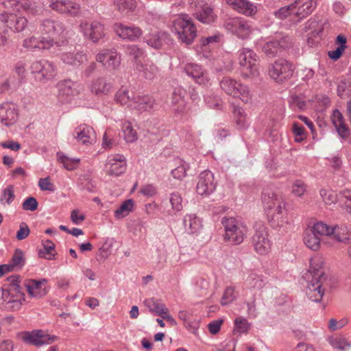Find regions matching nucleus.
Instances as JSON below:
<instances>
[{
  "mask_svg": "<svg viewBox=\"0 0 351 351\" xmlns=\"http://www.w3.org/2000/svg\"><path fill=\"white\" fill-rule=\"evenodd\" d=\"M113 28L115 33L123 39L135 40L142 34L141 29L133 25L129 26L122 23H116L114 25Z\"/></svg>",
  "mask_w": 351,
  "mask_h": 351,
  "instance_id": "nucleus-25",
  "label": "nucleus"
},
{
  "mask_svg": "<svg viewBox=\"0 0 351 351\" xmlns=\"http://www.w3.org/2000/svg\"><path fill=\"white\" fill-rule=\"evenodd\" d=\"M319 193L322 198L326 204H334L337 200V194L332 190L322 189Z\"/></svg>",
  "mask_w": 351,
  "mask_h": 351,
  "instance_id": "nucleus-55",
  "label": "nucleus"
},
{
  "mask_svg": "<svg viewBox=\"0 0 351 351\" xmlns=\"http://www.w3.org/2000/svg\"><path fill=\"white\" fill-rule=\"evenodd\" d=\"M246 283L252 288L261 289L265 285L263 278L256 274H251L246 279Z\"/></svg>",
  "mask_w": 351,
  "mask_h": 351,
  "instance_id": "nucleus-53",
  "label": "nucleus"
},
{
  "mask_svg": "<svg viewBox=\"0 0 351 351\" xmlns=\"http://www.w3.org/2000/svg\"><path fill=\"white\" fill-rule=\"evenodd\" d=\"M292 46V40L288 36L270 40L264 43L261 47L263 52L269 58L279 56L281 53Z\"/></svg>",
  "mask_w": 351,
  "mask_h": 351,
  "instance_id": "nucleus-10",
  "label": "nucleus"
},
{
  "mask_svg": "<svg viewBox=\"0 0 351 351\" xmlns=\"http://www.w3.org/2000/svg\"><path fill=\"white\" fill-rule=\"evenodd\" d=\"M184 70L186 74L193 79L196 83L200 85H206L208 83V73L202 66L189 63L185 65Z\"/></svg>",
  "mask_w": 351,
  "mask_h": 351,
  "instance_id": "nucleus-23",
  "label": "nucleus"
},
{
  "mask_svg": "<svg viewBox=\"0 0 351 351\" xmlns=\"http://www.w3.org/2000/svg\"><path fill=\"white\" fill-rule=\"evenodd\" d=\"M14 186L12 185H8L3 189L0 201L3 202L5 199L8 204H10L14 199Z\"/></svg>",
  "mask_w": 351,
  "mask_h": 351,
  "instance_id": "nucleus-61",
  "label": "nucleus"
},
{
  "mask_svg": "<svg viewBox=\"0 0 351 351\" xmlns=\"http://www.w3.org/2000/svg\"><path fill=\"white\" fill-rule=\"evenodd\" d=\"M106 166L108 167V174L119 176L126 170L125 158L121 154L109 156Z\"/></svg>",
  "mask_w": 351,
  "mask_h": 351,
  "instance_id": "nucleus-24",
  "label": "nucleus"
},
{
  "mask_svg": "<svg viewBox=\"0 0 351 351\" xmlns=\"http://www.w3.org/2000/svg\"><path fill=\"white\" fill-rule=\"evenodd\" d=\"M331 121L339 137L343 139L348 138L350 134V130L346 124L344 118L339 110H333Z\"/></svg>",
  "mask_w": 351,
  "mask_h": 351,
  "instance_id": "nucleus-27",
  "label": "nucleus"
},
{
  "mask_svg": "<svg viewBox=\"0 0 351 351\" xmlns=\"http://www.w3.org/2000/svg\"><path fill=\"white\" fill-rule=\"evenodd\" d=\"M40 30L43 35L47 36V39L53 40L54 46H60L58 42L56 41L55 39L64 31V27L62 22L52 19H45L40 23Z\"/></svg>",
  "mask_w": 351,
  "mask_h": 351,
  "instance_id": "nucleus-14",
  "label": "nucleus"
},
{
  "mask_svg": "<svg viewBox=\"0 0 351 351\" xmlns=\"http://www.w3.org/2000/svg\"><path fill=\"white\" fill-rule=\"evenodd\" d=\"M213 173L209 170L202 171L199 177L196 191L200 195H208L216 189Z\"/></svg>",
  "mask_w": 351,
  "mask_h": 351,
  "instance_id": "nucleus-18",
  "label": "nucleus"
},
{
  "mask_svg": "<svg viewBox=\"0 0 351 351\" xmlns=\"http://www.w3.org/2000/svg\"><path fill=\"white\" fill-rule=\"evenodd\" d=\"M80 28L84 37L95 43L105 36L104 25L97 21H81Z\"/></svg>",
  "mask_w": 351,
  "mask_h": 351,
  "instance_id": "nucleus-15",
  "label": "nucleus"
},
{
  "mask_svg": "<svg viewBox=\"0 0 351 351\" xmlns=\"http://www.w3.org/2000/svg\"><path fill=\"white\" fill-rule=\"evenodd\" d=\"M339 195L341 201L343 202L345 210L351 215V190H343Z\"/></svg>",
  "mask_w": 351,
  "mask_h": 351,
  "instance_id": "nucleus-56",
  "label": "nucleus"
},
{
  "mask_svg": "<svg viewBox=\"0 0 351 351\" xmlns=\"http://www.w3.org/2000/svg\"><path fill=\"white\" fill-rule=\"evenodd\" d=\"M38 203L36 199L34 197H27L22 204V208L24 210L34 211L38 208Z\"/></svg>",
  "mask_w": 351,
  "mask_h": 351,
  "instance_id": "nucleus-63",
  "label": "nucleus"
},
{
  "mask_svg": "<svg viewBox=\"0 0 351 351\" xmlns=\"http://www.w3.org/2000/svg\"><path fill=\"white\" fill-rule=\"evenodd\" d=\"M47 282V280L43 278L40 280H27L25 282L28 294L34 298H42L47 294V291L42 288V285Z\"/></svg>",
  "mask_w": 351,
  "mask_h": 351,
  "instance_id": "nucleus-30",
  "label": "nucleus"
},
{
  "mask_svg": "<svg viewBox=\"0 0 351 351\" xmlns=\"http://www.w3.org/2000/svg\"><path fill=\"white\" fill-rule=\"evenodd\" d=\"M43 249L40 250L38 255L40 258H45L48 260L54 259V254L52 252L55 249V245L51 240H46L43 243Z\"/></svg>",
  "mask_w": 351,
  "mask_h": 351,
  "instance_id": "nucleus-43",
  "label": "nucleus"
},
{
  "mask_svg": "<svg viewBox=\"0 0 351 351\" xmlns=\"http://www.w3.org/2000/svg\"><path fill=\"white\" fill-rule=\"evenodd\" d=\"M236 123L239 129L244 130L247 128L248 123L244 110L239 106H234L233 110Z\"/></svg>",
  "mask_w": 351,
  "mask_h": 351,
  "instance_id": "nucleus-42",
  "label": "nucleus"
},
{
  "mask_svg": "<svg viewBox=\"0 0 351 351\" xmlns=\"http://www.w3.org/2000/svg\"><path fill=\"white\" fill-rule=\"evenodd\" d=\"M328 277H321V278H311L308 281L306 288V295L307 298L314 302H320L325 291Z\"/></svg>",
  "mask_w": 351,
  "mask_h": 351,
  "instance_id": "nucleus-16",
  "label": "nucleus"
},
{
  "mask_svg": "<svg viewBox=\"0 0 351 351\" xmlns=\"http://www.w3.org/2000/svg\"><path fill=\"white\" fill-rule=\"evenodd\" d=\"M21 339L27 344L40 347L52 343L57 339V337L49 335L43 330H33L23 332L21 335Z\"/></svg>",
  "mask_w": 351,
  "mask_h": 351,
  "instance_id": "nucleus-9",
  "label": "nucleus"
},
{
  "mask_svg": "<svg viewBox=\"0 0 351 351\" xmlns=\"http://www.w3.org/2000/svg\"><path fill=\"white\" fill-rule=\"evenodd\" d=\"M127 54L135 60V66L137 62H142L144 58V51L135 45H129L125 47Z\"/></svg>",
  "mask_w": 351,
  "mask_h": 351,
  "instance_id": "nucleus-47",
  "label": "nucleus"
},
{
  "mask_svg": "<svg viewBox=\"0 0 351 351\" xmlns=\"http://www.w3.org/2000/svg\"><path fill=\"white\" fill-rule=\"evenodd\" d=\"M184 223L191 233L197 232L202 227V221L195 215H188L184 217Z\"/></svg>",
  "mask_w": 351,
  "mask_h": 351,
  "instance_id": "nucleus-39",
  "label": "nucleus"
},
{
  "mask_svg": "<svg viewBox=\"0 0 351 351\" xmlns=\"http://www.w3.org/2000/svg\"><path fill=\"white\" fill-rule=\"evenodd\" d=\"M295 69V66L291 62L279 58L269 65V75L276 82L281 83L291 77Z\"/></svg>",
  "mask_w": 351,
  "mask_h": 351,
  "instance_id": "nucleus-6",
  "label": "nucleus"
},
{
  "mask_svg": "<svg viewBox=\"0 0 351 351\" xmlns=\"http://www.w3.org/2000/svg\"><path fill=\"white\" fill-rule=\"evenodd\" d=\"M316 7V2L313 0H307L301 6H300L295 13L296 15L300 16V18H304L311 14Z\"/></svg>",
  "mask_w": 351,
  "mask_h": 351,
  "instance_id": "nucleus-45",
  "label": "nucleus"
},
{
  "mask_svg": "<svg viewBox=\"0 0 351 351\" xmlns=\"http://www.w3.org/2000/svg\"><path fill=\"white\" fill-rule=\"evenodd\" d=\"M49 7L60 14L71 17L81 15V6L77 2L71 0H47Z\"/></svg>",
  "mask_w": 351,
  "mask_h": 351,
  "instance_id": "nucleus-12",
  "label": "nucleus"
},
{
  "mask_svg": "<svg viewBox=\"0 0 351 351\" xmlns=\"http://www.w3.org/2000/svg\"><path fill=\"white\" fill-rule=\"evenodd\" d=\"M73 136L83 144L91 143L94 140L95 132L93 128L80 125L74 131Z\"/></svg>",
  "mask_w": 351,
  "mask_h": 351,
  "instance_id": "nucleus-34",
  "label": "nucleus"
},
{
  "mask_svg": "<svg viewBox=\"0 0 351 351\" xmlns=\"http://www.w3.org/2000/svg\"><path fill=\"white\" fill-rule=\"evenodd\" d=\"M307 186L302 180H295L292 185V193L298 197L302 196L306 191Z\"/></svg>",
  "mask_w": 351,
  "mask_h": 351,
  "instance_id": "nucleus-62",
  "label": "nucleus"
},
{
  "mask_svg": "<svg viewBox=\"0 0 351 351\" xmlns=\"http://www.w3.org/2000/svg\"><path fill=\"white\" fill-rule=\"evenodd\" d=\"M35 78L40 82L52 79L56 75V68L53 62L46 60H36L30 66Z\"/></svg>",
  "mask_w": 351,
  "mask_h": 351,
  "instance_id": "nucleus-13",
  "label": "nucleus"
},
{
  "mask_svg": "<svg viewBox=\"0 0 351 351\" xmlns=\"http://www.w3.org/2000/svg\"><path fill=\"white\" fill-rule=\"evenodd\" d=\"M49 7L60 14L71 17L81 15V6L77 2L71 0H47Z\"/></svg>",
  "mask_w": 351,
  "mask_h": 351,
  "instance_id": "nucleus-11",
  "label": "nucleus"
},
{
  "mask_svg": "<svg viewBox=\"0 0 351 351\" xmlns=\"http://www.w3.org/2000/svg\"><path fill=\"white\" fill-rule=\"evenodd\" d=\"M134 201L132 199L124 201L119 208L114 211V217L121 219L128 215L133 210Z\"/></svg>",
  "mask_w": 351,
  "mask_h": 351,
  "instance_id": "nucleus-41",
  "label": "nucleus"
},
{
  "mask_svg": "<svg viewBox=\"0 0 351 351\" xmlns=\"http://www.w3.org/2000/svg\"><path fill=\"white\" fill-rule=\"evenodd\" d=\"M157 107L155 99L149 95L137 96L131 99L129 108L139 112L150 111Z\"/></svg>",
  "mask_w": 351,
  "mask_h": 351,
  "instance_id": "nucleus-22",
  "label": "nucleus"
},
{
  "mask_svg": "<svg viewBox=\"0 0 351 351\" xmlns=\"http://www.w3.org/2000/svg\"><path fill=\"white\" fill-rule=\"evenodd\" d=\"M12 5L18 6L17 10L22 9L24 11L29 12L32 14L36 13V9L33 6L29 0H13Z\"/></svg>",
  "mask_w": 351,
  "mask_h": 351,
  "instance_id": "nucleus-52",
  "label": "nucleus"
},
{
  "mask_svg": "<svg viewBox=\"0 0 351 351\" xmlns=\"http://www.w3.org/2000/svg\"><path fill=\"white\" fill-rule=\"evenodd\" d=\"M219 86L226 95L238 98L245 104L252 99V93L248 87L230 77H222Z\"/></svg>",
  "mask_w": 351,
  "mask_h": 351,
  "instance_id": "nucleus-2",
  "label": "nucleus"
},
{
  "mask_svg": "<svg viewBox=\"0 0 351 351\" xmlns=\"http://www.w3.org/2000/svg\"><path fill=\"white\" fill-rule=\"evenodd\" d=\"M250 328V324L246 319L242 317H237L234 320V331L239 333H245L248 331Z\"/></svg>",
  "mask_w": 351,
  "mask_h": 351,
  "instance_id": "nucleus-58",
  "label": "nucleus"
},
{
  "mask_svg": "<svg viewBox=\"0 0 351 351\" xmlns=\"http://www.w3.org/2000/svg\"><path fill=\"white\" fill-rule=\"evenodd\" d=\"M169 202L173 211L178 212L182 209V199L178 193H171L170 195Z\"/></svg>",
  "mask_w": 351,
  "mask_h": 351,
  "instance_id": "nucleus-60",
  "label": "nucleus"
},
{
  "mask_svg": "<svg viewBox=\"0 0 351 351\" xmlns=\"http://www.w3.org/2000/svg\"><path fill=\"white\" fill-rule=\"evenodd\" d=\"M261 199L265 208L269 210L271 226H282L288 222L285 203L280 195L270 188H266L263 189Z\"/></svg>",
  "mask_w": 351,
  "mask_h": 351,
  "instance_id": "nucleus-1",
  "label": "nucleus"
},
{
  "mask_svg": "<svg viewBox=\"0 0 351 351\" xmlns=\"http://www.w3.org/2000/svg\"><path fill=\"white\" fill-rule=\"evenodd\" d=\"M222 223L225 228L224 240L232 245H239L243 241L247 228V226L235 218H223Z\"/></svg>",
  "mask_w": 351,
  "mask_h": 351,
  "instance_id": "nucleus-4",
  "label": "nucleus"
},
{
  "mask_svg": "<svg viewBox=\"0 0 351 351\" xmlns=\"http://www.w3.org/2000/svg\"><path fill=\"white\" fill-rule=\"evenodd\" d=\"M114 98H115L116 101L119 103L121 105L128 104V107H129L130 101L132 99L130 98L128 90L124 88H120L117 92Z\"/></svg>",
  "mask_w": 351,
  "mask_h": 351,
  "instance_id": "nucleus-57",
  "label": "nucleus"
},
{
  "mask_svg": "<svg viewBox=\"0 0 351 351\" xmlns=\"http://www.w3.org/2000/svg\"><path fill=\"white\" fill-rule=\"evenodd\" d=\"M239 64L243 76L249 77L258 74V56L253 50L243 48L239 51Z\"/></svg>",
  "mask_w": 351,
  "mask_h": 351,
  "instance_id": "nucleus-7",
  "label": "nucleus"
},
{
  "mask_svg": "<svg viewBox=\"0 0 351 351\" xmlns=\"http://www.w3.org/2000/svg\"><path fill=\"white\" fill-rule=\"evenodd\" d=\"M324 261L322 257L315 256L310 261V269L306 274V278H321V277H327L323 271Z\"/></svg>",
  "mask_w": 351,
  "mask_h": 351,
  "instance_id": "nucleus-31",
  "label": "nucleus"
},
{
  "mask_svg": "<svg viewBox=\"0 0 351 351\" xmlns=\"http://www.w3.org/2000/svg\"><path fill=\"white\" fill-rule=\"evenodd\" d=\"M145 304L151 312L160 317H162L163 314H165L166 311H168L166 305L158 300L154 298L147 299L145 301Z\"/></svg>",
  "mask_w": 351,
  "mask_h": 351,
  "instance_id": "nucleus-36",
  "label": "nucleus"
},
{
  "mask_svg": "<svg viewBox=\"0 0 351 351\" xmlns=\"http://www.w3.org/2000/svg\"><path fill=\"white\" fill-rule=\"evenodd\" d=\"M19 276H11L8 278V281L10 282L8 288L10 291H14L16 294H19L20 297L22 298L23 301L25 300V295L21 292V287L19 285Z\"/></svg>",
  "mask_w": 351,
  "mask_h": 351,
  "instance_id": "nucleus-51",
  "label": "nucleus"
},
{
  "mask_svg": "<svg viewBox=\"0 0 351 351\" xmlns=\"http://www.w3.org/2000/svg\"><path fill=\"white\" fill-rule=\"evenodd\" d=\"M236 299V295L234 293V289L233 287H227L223 294V296L221 299V304L223 306L228 305Z\"/></svg>",
  "mask_w": 351,
  "mask_h": 351,
  "instance_id": "nucleus-59",
  "label": "nucleus"
},
{
  "mask_svg": "<svg viewBox=\"0 0 351 351\" xmlns=\"http://www.w3.org/2000/svg\"><path fill=\"white\" fill-rule=\"evenodd\" d=\"M289 105L293 110L299 109L303 110L306 107V103L300 95L292 94L289 99Z\"/></svg>",
  "mask_w": 351,
  "mask_h": 351,
  "instance_id": "nucleus-50",
  "label": "nucleus"
},
{
  "mask_svg": "<svg viewBox=\"0 0 351 351\" xmlns=\"http://www.w3.org/2000/svg\"><path fill=\"white\" fill-rule=\"evenodd\" d=\"M186 90L181 86L174 88L171 97V107L178 115H182L186 109Z\"/></svg>",
  "mask_w": 351,
  "mask_h": 351,
  "instance_id": "nucleus-26",
  "label": "nucleus"
},
{
  "mask_svg": "<svg viewBox=\"0 0 351 351\" xmlns=\"http://www.w3.org/2000/svg\"><path fill=\"white\" fill-rule=\"evenodd\" d=\"M78 185L82 190H87L89 192L93 191L94 186L90 182L89 178L86 175H82L80 177Z\"/></svg>",
  "mask_w": 351,
  "mask_h": 351,
  "instance_id": "nucleus-64",
  "label": "nucleus"
},
{
  "mask_svg": "<svg viewBox=\"0 0 351 351\" xmlns=\"http://www.w3.org/2000/svg\"><path fill=\"white\" fill-rule=\"evenodd\" d=\"M57 156L58 160L62 164L63 167L69 171L76 169L80 162V159L70 158L60 152H58Z\"/></svg>",
  "mask_w": 351,
  "mask_h": 351,
  "instance_id": "nucleus-44",
  "label": "nucleus"
},
{
  "mask_svg": "<svg viewBox=\"0 0 351 351\" xmlns=\"http://www.w3.org/2000/svg\"><path fill=\"white\" fill-rule=\"evenodd\" d=\"M254 228L255 232L252 238V242L254 250L259 254H266L271 247L266 226L263 222L257 221Z\"/></svg>",
  "mask_w": 351,
  "mask_h": 351,
  "instance_id": "nucleus-8",
  "label": "nucleus"
},
{
  "mask_svg": "<svg viewBox=\"0 0 351 351\" xmlns=\"http://www.w3.org/2000/svg\"><path fill=\"white\" fill-rule=\"evenodd\" d=\"M61 60L65 64L72 66H80L87 60V56L83 51L77 52L75 54L71 52H66L61 55Z\"/></svg>",
  "mask_w": 351,
  "mask_h": 351,
  "instance_id": "nucleus-35",
  "label": "nucleus"
},
{
  "mask_svg": "<svg viewBox=\"0 0 351 351\" xmlns=\"http://www.w3.org/2000/svg\"><path fill=\"white\" fill-rule=\"evenodd\" d=\"M96 60L109 71L117 69L121 64V56L115 51L103 50L96 56Z\"/></svg>",
  "mask_w": 351,
  "mask_h": 351,
  "instance_id": "nucleus-21",
  "label": "nucleus"
},
{
  "mask_svg": "<svg viewBox=\"0 0 351 351\" xmlns=\"http://www.w3.org/2000/svg\"><path fill=\"white\" fill-rule=\"evenodd\" d=\"M0 22L13 31L21 32L27 27L28 21L24 16L3 12L0 14Z\"/></svg>",
  "mask_w": 351,
  "mask_h": 351,
  "instance_id": "nucleus-19",
  "label": "nucleus"
},
{
  "mask_svg": "<svg viewBox=\"0 0 351 351\" xmlns=\"http://www.w3.org/2000/svg\"><path fill=\"white\" fill-rule=\"evenodd\" d=\"M19 117L17 106L12 102H4L0 105V121L5 126L14 124Z\"/></svg>",
  "mask_w": 351,
  "mask_h": 351,
  "instance_id": "nucleus-20",
  "label": "nucleus"
},
{
  "mask_svg": "<svg viewBox=\"0 0 351 351\" xmlns=\"http://www.w3.org/2000/svg\"><path fill=\"white\" fill-rule=\"evenodd\" d=\"M328 226L326 223L317 222L305 230L303 234L304 243L308 248L317 251L320 247L322 237L328 236Z\"/></svg>",
  "mask_w": 351,
  "mask_h": 351,
  "instance_id": "nucleus-5",
  "label": "nucleus"
},
{
  "mask_svg": "<svg viewBox=\"0 0 351 351\" xmlns=\"http://www.w3.org/2000/svg\"><path fill=\"white\" fill-rule=\"evenodd\" d=\"M54 42L52 39H47L45 37L36 38L32 36L26 38L23 41V47L30 49H49L54 47Z\"/></svg>",
  "mask_w": 351,
  "mask_h": 351,
  "instance_id": "nucleus-29",
  "label": "nucleus"
},
{
  "mask_svg": "<svg viewBox=\"0 0 351 351\" xmlns=\"http://www.w3.org/2000/svg\"><path fill=\"white\" fill-rule=\"evenodd\" d=\"M173 28L181 42L190 45L197 36V29L191 18L187 14H182L173 22Z\"/></svg>",
  "mask_w": 351,
  "mask_h": 351,
  "instance_id": "nucleus-3",
  "label": "nucleus"
},
{
  "mask_svg": "<svg viewBox=\"0 0 351 351\" xmlns=\"http://www.w3.org/2000/svg\"><path fill=\"white\" fill-rule=\"evenodd\" d=\"M114 4L120 12L133 11L137 5L136 0H114Z\"/></svg>",
  "mask_w": 351,
  "mask_h": 351,
  "instance_id": "nucleus-49",
  "label": "nucleus"
},
{
  "mask_svg": "<svg viewBox=\"0 0 351 351\" xmlns=\"http://www.w3.org/2000/svg\"><path fill=\"white\" fill-rule=\"evenodd\" d=\"M224 27L239 38H245L251 33V27L248 23L241 18H232L224 23Z\"/></svg>",
  "mask_w": 351,
  "mask_h": 351,
  "instance_id": "nucleus-17",
  "label": "nucleus"
},
{
  "mask_svg": "<svg viewBox=\"0 0 351 351\" xmlns=\"http://www.w3.org/2000/svg\"><path fill=\"white\" fill-rule=\"evenodd\" d=\"M1 298L5 302L8 304L14 303L17 308L19 307L21 304V301H23L19 294H16L14 291H10L9 288L2 289Z\"/></svg>",
  "mask_w": 351,
  "mask_h": 351,
  "instance_id": "nucleus-40",
  "label": "nucleus"
},
{
  "mask_svg": "<svg viewBox=\"0 0 351 351\" xmlns=\"http://www.w3.org/2000/svg\"><path fill=\"white\" fill-rule=\"evenodd\" d=\"M328 342L331 346L339 350H346L350 347V343L343 337H332L328 339Z\"/></svg>",
  "mask_w": 351,
  "mask_h": 351,
  "instance_id": "nucleus-46",
  "label": "nucleus"
},
{
  "mask_svg": "<svg viewBox=\"0 0 351 351\" xmlns=\"http://www.w3.org/2000/svg\"><path fill=\"white\" fill-rule=\"evenodd\" d=\"M135 67L144 78L149 80H153L158 73L157 66L148 60L137 62Z\"/></svg>",
  "mask_w": 351,
  "mask_h": 351,
  "instance_id": "nucleus-33",
  "label": "nucleus"
},
{
  "mask_svg": "<svg viewBox=\"0 0 351 351\" xmlns=\"http://www.w3.org/2000/svg\"><path fill=\"white\" fill-rule=\"evenodd\" d=\"M83 90L81 84L71 80H65L59 83L60 95L75 96L80 94Z\"/></svg>",
  "mask_w": 351,
  "mask_h": 351,
  "instance_id": "nucleus-32",
  "label": "nucleus"
},
{
  "mask_svg": "<svg viewBox=\"0 0 351 351\" xmlns=\"http://www.w3.org/2000/svg\"><path fill=\"white\" fill-rule=\"evenodd\" d=\"M194 16L203 23H210L215 19L213 9L208 5H204L199 11L195 13Z\"/></svg>",
  "mask_w": 351,
  "mask_h": 351,
  "instance_id": "nucleus-37",
  "label": "nucleus"
},
{
  "mask_svg": "<svg viewBox=\"0 0 351 351\" xmlns=\"http://www.w3.org/2000/svg\"><path fill=\"white\" fill-rule=\"evenodd\" d=\"M123 131L124 134V138L128 143H133L137 139L136 132L133 129L130 123H125L123 125Z\"/></svg>",
  "mask_w": 351,
  "mask_h": 351,
  "instance_id": "nucleus-54",
  "label": "nucleus"
},
{
  "mask_svg": "<svg viewBox=\"0 0 351 351\" xmlns=\"http://www.w3.org/2000/svg\"><path fill=\"white\" fill-rule=\"evenodd\" d=\"M88 87L92 94L101 97L106 95L110 92L112 84L108 82L106 77H98L91 81Z\"/></svg>",
  "mask_w": 351,
  "mask_h": 351,
  "instance_id": "nucleus-28",
  "label": "nucleus"
},
{
  "mask_svg": "<svg viewBox=\"0 0 351 351\" xmlns=\"http://www.w3.org/2000/svg\"><path fill=\"white\" fill-rule=\"evenodd\" d=\"M241 9V11L245 15L251 16L256 13V8L252 3L247 1L238 0L237 1L231 2Z\"/></svg>",
  "mask_w": 351,
  "mask_h": 351,
  "instance_id": "nucleus-48",
  "label": "nucleus"
},
{
  "mask_svg": "<svg viewBox=\"0 0 351 351\" xmlns=\"http://www.w3.org/2000/svg\"><path fill=\"white\" fill-rule=\"evenodd\" d=\"M168 38V35L166 33H156L154 34L149 35L145 37L146 43L154 48V49H160L166 38Z\"/></svg>",
  "mask_w": 351,
  "mask_h": 351,
  "instance_id": "nucleus-38",
  "label": "nucleus"
}]
</instances>
